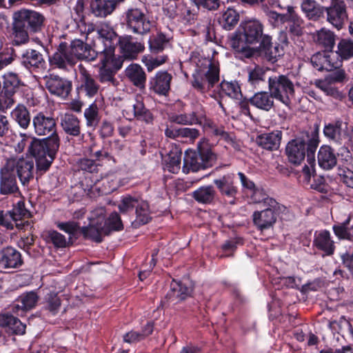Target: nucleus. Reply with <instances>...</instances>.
I'll return each mask as SVG.
<instances>
[{"label": "nucleus", "instance_id": "a18cd8bd", "mask_svg": "<svg viewBox=\"0 0 353 353\" xmlns=\"http://www.w3.org/2000/svg\"><path fill=\"white\" fill-rule=\"evenodd\" d=\"M336 53L341 61L353 59V39H341L337 44Z\"/></svg>", "mask_w": 353, "mask_h": 353}, {"label": "nucleus", "instance_id": "4d7b16f0", "mask_svg": "<svg viewBox=\"0 0 353 353\" xmlns=\"http://www.w3.org/2000/svg\"><path fill=\"white\" fill-rule=\"evenodd\" d=\"M145 82L146 74L143 68L137 63H134V86L141 90L145 89Z\"/></svg>", "mask_w": 353, "mask_h": 353}, {"label": "nucleus", "instance_id": "58836bf2", "mask_svg": "<svg viewBox=\"0 0 353 353\" xmlns=\"http://www.w3.org/2000/svg\"><path fill=\"white\" fill-rule=\"evenodd\" d=\"M250 192L251 199L255 203H263L264 205L272 207L277 210L283 208V205L277 202L274 198L270 197L263 188L256 186Z\"/></svg>", "mask_w": 353, "mask_h": 353}, {"label": "nucleus", "instance_id": "cd10ccee", "mask_svg": "<svg viewBox=\"0 0 353 353\" xmlns=\"http://www.w3.org/2000/svg\"><path fill=\"white\" fill-rule=\"evenodd\" d=\"M21 253L12 247L0 251V269L17 268L22 265Z\"/></svg>", "mask_w": 353, "mask_h": 353}, {"label": "nucleus", "instance_id": "de8ad7c7", "mask_svg": "<svg viewBox=\"0 0 353 353\" xmlns=\"http://www.w3.org/2000/svg\"><path fill=\"white\" fill-rule=\"evenodd\" d=\"M265 70L263 68L256 65L248 71V83L253 88H259L261 84L265 83Z\"/></svg>", "mask_w": 353, "mask_h": 353}, {"label": "nucleus", "instance_id": "ea45409f", "mask_svg": "<svg viewBox=\"0 0 353 353\" xmlns=\"http://www.w3.org/2000/svg\"><path fill=\"white\" fill-rule=\"evenodd\" d=\"M12 119L21 128L27 129L31 122V116L26 105L19 103L11 112Z\"/></svg>", "mask_w": 353, "mask_h": 353}, {"label": "nucleus", "instance_id": "c756f323", "mask_svg": "<svg viewBox=\"0 0 353 353\" xmlns=\"http://www.w3.org/2000/svg\"><path fill=\"white\" fill-rule=\"evenodd\" d=\"M78 70L80 75L81 91L84 92L85 95L89 97L95 96L99 92V85L82 64L78 65Z\"/></svg>", "mask_w": 353, "mask_h": 353}, {"label": "nucleus", "instance_id": "09e8293b", "mask_svg": "<svg viewBox=\"0 0 353 353\" xmlns=\"http://www.w3.org/2000/svg\"><path fill=\"white\" fill-rule=\"evenodd\" d=\"M170 39L163 32H158L148 40L149 48L152 53L162 52L169 44Z\"/></svg>", "mask_w": 353, "mask_h": 353}, {"label": "nucleus", "instance_id": "e2e57ef3", "mask_svg": "<svg viewBox=\"0 0 353 353\" xmlns=\"http://www.w3.org/2000/svg\"><path fill=\"white\" fill-rule=\"evenodd\" d=\"M310 188L319 192L327 194L329 190V185L326 183L325 179L322 176H313V181L310 184Z\"/></svg>", "mask_w": 353, "mask_h": 353}, {"label": "nucleus", "instance_id": "338daca9", "mask_svg": "<svg viewBox=\"0 0 353 353\" xmlns=\"http://www.w3.org/2000/svg\"><path fill=\"white\" fill-rule=\"evenodd\" d=\"M168 60L167 55H163L154 59L150 58L148 59L146 57H143L142 59L143 63L147 67L148 72H152L154 68L160 66L161 65L165 63Z\"/></svg>", "mask_w": 353, "mask_h": 353}, {"label": "nucleus", "instance_id": "e433bc0d", "mask_svg": "<svg viewBox=\"0 0 353 353\" xmlns=\"http://www.w3.org/2000/svg\"><path fill=\"white\" fill-rule=\"evenodd\" d=\"M301 8L309 20L316 21L324 17V6L314 0H303Z\"/></svg>", "mask_w": 353, "mask_h": 353}, {"label": "nucleus", "instance_id": "2eb2a0df", "mask_svg": "<svg viewBox=\"0 0 353 353\" xmlns=\"http://www.w3.org/2000/svg\"><path fill=\"white\" fill-rule=\"evenodd\" d=\"M71 26L85 39L94 31V25L85 21L84 5L83 1L78 0L71 10Z\"/></svg>", "mask_w": 353, "mask_h": 353}, {"label": "nucleus", "instance_id": "79ce46f5", "mask_svg": "<svg viewBox=\"0 0 353 353\" xmlns=\"http://www.w3.org/2000/svg\"><path fill=\"white\" fill-rule=\"evenodd\" d=\"M142 99L141 95L136 97V103L134 104V117L146 124L152 123L154 119L153 115L148 109L145 108Z\"/></svg>", "mask_w": 353, "mask_h": 353}, {"label": "nucleus", "instance_id": "864d4df0", "mask_svg": "<svg viewBox=\"0 0 353 353\" xmlns=\"http://www.w3.org/2000/svg\"><path fill=\"white\" fill-rule=\"evenodd\" d=\"M221 94L233 99H238L241 95V88L237 83L223 81L220 83Z\"/></svg>", "mask_w": 353, "mask_h": 353}, {"label": "nucleus", "instance_id": "9d476101", "mask_svg": "<svg viewBox=\"0 0 353 353\" xmlns=\"http://www.w3.org/2000/svg\"><path fill=\"white\" fill-rule=\"evenodd\" d=\"M105 216V210L104 208H98L91 212L89 219V225L81 228V232L83 236L90 239L95 242L102 241V237L105 234V230L102 224Z\"/></svg>", "mask_w": 353, "mask_h": 353}, {"label": "nucleus", "instance_id": "2f4dec72", "mask_svg": "<svg viewBox=\"0 0 353 353\" xmlns=\"http://www.w3.org/2000/svg\"><path fill=\"white\" fill-rule=\"evenodd\" d=\"M124 0H92L90 3L92 13L97 17L105 18L116 9L118 3Z\"/></svg>", "mask_w": 353, "mask_h": 353}, {"label": "nucleus", "instance_id": "4468645a", "mask_svg": "<svg viewBox=\"0 0 353 353\" xmlns=\"http://www.w3.org/2000/svg\"><path fill=\"white\" fill-rule=\"evenodd\" d=\"M323 134L329 141L337 145H345L347 138V125L341 119L325 123L323 128Z\"/></svg>", "mask_w": 353, "mask_h": 353}, {"label": "nucleus", "instance_id": "4be33fe9", "mask_svg": "<svg viewBox=\"0 0 353 353\" xmlns=\"http://www.w3.org/2000/svg\"><path fill=\"white\" fill-rule=\"evenodd\" d=\"M289 41L286 32H281L277 41L273 46L272 38L270 36V43L265 51L264 59L271 63H276L279 58L283 56L285 48L288 46Z\"/></svg>", "mask_w": 353, "mask_h": 353}, {"label": "nucleus", "instance_id": "7c9ffc66", "mask_svg": "<svg viewBox=\"0 0 353 353\" xmlns=\"http://www.w3.org/2000/svg\"><path fill=\"white\" fill-rule=\"evenodd\" d=\"M18 190L15 174L4 165L0 170V194L2 195L13 194Z\"/></svg>", "mask_w": 353, "mask_h": 353}, {"label": "nucleus", "instance_id": "1a4fd4ad", "mask_svg": "<svg viewBox=\"0 0 353 353\" xmlns=\"http://www.w3.org/2000/svg\"><path fill=\"white\" fill-rule=\"evenodd\" d=\"M5 165L11 172L15 171L21 183L28 185L34 177V163L30 157H12L8 159Z\"/></svg>", "mask_w": 353, "mask_h": 353}, {"label": "nucleus", "instance_id": "393cba45", "mask_svg": "<svg viewBox=\"0 0 353 353\" xmlns=\"http://www.w3.org/2000/svg\"><path fill=\"white\" fill-rule=\"evenodd\" d=\"M172 79V76L167 71H159L150 79L149 88L159 95L167 96L170 90Z\"/></svg>", "mask_w": 353, "mask_h": 353}, {"label": "nucleus", "instance_id": "423d86ee", "mask_svg": "<svg viewBox=\"0 0 353 353\" xmlns=\"http://www.w3.org/2000/svg\"><path fill=\"white\" fill-rule=\"evenodd\" d=\"M206 67L199 68L192 74V86L198 92L206 94L220 80V68L211 60L208 61Z\"/></svg>", "mask_w": 353, "mask_h": 353}, {"label": "nucleus", "instance_id": "c03bdc74", "mask_svg": "<svg viewBox=\"0 0 353 353\" xmlns=\"http://www.w3.org/2000/svg\"><path fill=\"white\" fill-rule=\"evenodd\" d=\"M151 24L145 14L138 9H134V33L146 34L150 30Z\"/></svg>", "mask_w": 353, "mask_h": 353}, {"label": "nucleus", "instance_id": "6ab92c4d", "mask_svg": "<svg viewBox=\"0 0 353 353\" xmlns=\"http://www.w3.org/2000/svg\"><path fill=\"white\" fill-rule=\"evenodd\" d=\"M49 64L52 69L68 71L76 64L72 55L66 49V44L61 43L57 51L48 59Z\"/></svg>", "mask_w": 353, "mask_h": 353}, {"label": "nucleus", "instance_id": "bb28decb", "mask_svg": "<svg viewBox=\"0 0 353 353\" xmlns=\"http://www.w3.org/2000/svg\"><path fill=\"white\" fill-rule=\"evenodd\" d=\"M283 133L281 130H274L271 132L263 133L256 138V144L261 148L274 151L279 148Z\"/></svg>", "mask_w": 353, "mask_h": 353}, {"label": "nucleus", "instance_id": "20e7f679", "mask_svg": "<svg viewBox=\"0 0 353 353\" xmlns=\"http://www.w3.org/2000/svg\"><path fill=\"white\" fill-rule=\"evenodd\" d=\"M319 127L315 125L312 132L296 137L288 142L285 154L288 162L297 166L301 165L307 157L311 164L314 161L316 149L319 145Z\"/></svg>", "mask_w": 353, "mask_h": 353}, {"label": "nucleus", "instance_id": "39448f33", "mask_svg": "<svg viewBox=\"0 0 353 353\" xmlns=\"http://www.w3.org/2000/svg\"><path fill=\"white\" fill-rule=\"evenodd\" d=\"M216 154L212 152V145L207 139L199 141L196 150H187L183 158V172H198L213 166Z\"/></svg>", "mask_w": 353, "mask_h": 353}, {"label": "nucleus", "instance_id": "4c0bfd02", "mask_svg": "<svg viewBox=\"0 0 353 353\" xmlns=\"http://www.w3.org/2000/svg\"><path fill=\"white\" fill-rule=\"evenodd\" d=\"M0 327H6L8 332L17 335H22L26 332V325L12 315L0 314Z\"/></svg>", "mask_w": 353, "mask_h": 353}, {"label": "nucleus", "instance_id": "412c9836", "mask_svg": "<svg viewBox=\"0 0 353 353\" xmlns=\"http://www.w3.org/2000/svg\"><path fill=\"white\" fill-rule=\"evenodd\" d=\"M66 49L72 55L75 63L77 59L92 61L98 58L99 52H95L87 43H85L81 39L73 40L70 46H66Z\"/></svg>", "mask_w": 353, "mask_h": 353}, {"label": "nucleus", "instance_id": "774afa93", "mask_svg": "<svg viewBox=\"0 0 353 353\" xmlns=\"http://www.w3.org/2000/svg\"><path fill=\"white\" fill-rule=\"evenodd\" d=\"M3 85L6 91L13 92L19 85V79L17 74L8 72L3 75Z\"/></svg>", "mask_w": 353, "mask_h": 353}, {"label": "nucleus", "instance_id": "9b49d317", "mask_svg": "<svg viewBox=\"0 0 353 353\" xmlns=\"http://www.w3.org/2000/svg\"><path fill=\"white\" fill-rule=\"evenodd\" d=\"M193 289L181 281L173 279L170 283V290L166 293L161 304L168 307L170 304H178L192 296Z\"/></svg>", "mask_w": 353, "mask_h": 353}, {"label": "nucleus", "instance_id": "c9c22d12", "mask_svg": "<svg viewBox=\"0 0 353 353\" xmlns=\"http://www.w3.org/2000/svg\"><path fill=\"white\" fill-rule=\"evenodd\" d=\"M319 165L323 170H330L336 166L337 159L334 150L327 145H322L318 152Z\"/></svg>", "mask_w": 353, "mask_h": 353}, {"label": "nucleus", "instance_id": "7ed1b4c3", "mask_svg": "<svg viewBox=\"0 0 353 353\" xmlns=\"http://www.w3.org/2000/svg\"><path fill=\"white\" fill-rule=\"evenodd\" d=\"M99 39L103 45V49L99 52L98 79L101 83H114L115 74L122 68L123 60L116 57L115 41L117 34L108 23H102L97 30Z\"/></svg>", "mask_w": 353, "mask_h": 353}, {"label": "nucleus", "instance_id": "a211bd4d", "mask_svg": "<svg viewBox=\"0 0 353 353\" xmlns=\"http://www.w3.org/2000/svg\"><path fill=\"white\" fill-rule=\"evenodd\" d=\"M43 81L46 88L50 94L62 99H65L71 91V81L57 75L52 74L46 75L43 77Z\"/></svg>", "mask_w": 353, "mask_h": 353}, {"label": "nucleus", "instance_id": "dca6fc26", "mask_svg": "<svg viewBox=\"0 0 353 353\" xmlns=\"http://www.w3.org/2000/svg\"><path fill=\"white\" fill-rule=\"evenodd\" d=\"M285 207L280 210H275L274 208L267 206V208L261 210L255 211L252 214V220L254 225L260 231L268 230L274 226L277 220V216L284 212Z\"/></svg>", "mask_w": 353, "mask_h": 353}, {"label": "nucleus", "instance_id": "6e6d98bb", "mask_svg": "<svg viewBox=\"0 0 353 353\" xmlns=\"http://www.w3.org/2000/svg\"><path fill=\"white\" fill-rule=\"evenodd\" d=\"M292 20L286 21L288 25L286 27L291 37H299L303 34V29L301 27L302 19L299 15H292Z\"/></svg>", "mask_w": 353, "mask_h": 353}, {"label": "nucleus", "instance_id": "a19ab883", "mask_svg": "<svg viewBox=\"0 0 353 353\" xmlns=\"http://www.w3.org/2000/svg\"><path fill=\"white\" fill-rule=\"evenodd\" d=\"M239 12L233 8H228L218 19V22L223 29L230 31L233 30L239 21Z\"/></svg>", "mask_w": 353, "mask_h": 353}, {"label": "nucleus", "instance_id": "3c124183", "mask_svg": "<svg viewBox=\"0 0 353 353\" xmlns=\"http://www.w3.org/2000/svg\"><path fill=\"white\" fill-rule=\"evenodd\" d=\"M84 117L88 128H95L99 122V116L97 105L92 103L84 111Z\"/></svg>", "mask_w": 353, "mask_h": 353}, {"label": "nucleus", "instance_id": "f3484780", "mask_svg": "<svg viewBox=\"0 0 353 353\" xmlns=\"http://www.w3.org/2000/svg\"><path fill=\"white\" fill-rule=\"evenodd\" d=\"M14 19L17 20L30 32H38L41 30L44 17L36 11L21 10L14 12Z\"/></svg>", "mask_w": 353, "mask_h": 353}, {"label": "nucleus", "instance_id": "473e14b6", "mask_svg": "<svg viewBox=\"0 0 353 353\" xmlns=\"http://www.w3.org/2000/svg\"><path fill=\"white\" fill-rule=\"evenodd\" d=\"M134 208L136 219L134 220V228L148 223L152 220L149 203L145 200H139L134 196Z\"/></svg>", "mask_w": 353, "mask_h": 353}, {"label": "nucleus", "instance_id": "c85d7f7f", "mask_svg": "<svg viewBox=\"0 0 353 353\" xmlns=\"http://www.w3.org/2000/svg\"><path fill=\"white\" fill-rule=\"evenodd\" d=\"M335 37L336 35L333 32L325 28L316 30L312 34V39L314 43L319 48H323V51L330 52H333Z\"/></svg>", "mask_w": 353, "mask_h": 353}, {"label": "nucleus", "instance_id": "5701e85b", "mask_svg": "<svg viewBox=\"0 0 353 353\" xmlns=\"http://www.w3.org/2000/svg\"><path fill=\"white\" fill-rule=\"evenodd\" d=\"M59 123L61 129L67 135L72 137L84 138V134L81 133V121L74 114L70 112L61 114Z\"/></svg>", "mask_w": 353, "mask_h": 353}, {"label": "nucleus", "instance_id": "a878e982", "mask_svg": "<svg viewBox=\"0 0 353 353\" xmlns=\"http://www.w3.org/2000/svg\"><path fill=\"white\" fill-rule=\"evenodd\" d=\"M39 296L34 291L27 292L20 295L12 306V311L17 315H23L26 312L34 308L39 301Z\"/></svg>", "mask_w": 353, "mask_h": 353}, {"label": "nucleus", "instance_id": "5fc2aeb1", "mask_svg": "<svg viewBox=\"0 0 353 353\" xmlns=\"http://www.w3.org/2000/svg\"><path fill=\"white\" fill-rule=\"evenodd\" d=\"M119 48L123 56H121L123 59V57L127 59L132 58V39L131 36H123L119 38Z\"/></svg>", "mask_w": 353, "mask_h": 353}, {"label": "nucleus", "instance_id": "052dcab7", "mask_svg": "<svg viewBox=\"0 0 353 353\" xmlns=\"http://www.w3.org/2000/svg\"><path fill=\"white\" fill-rule=\"evenodd\" d=\"M198 8H203L208 11L217 10L220 7V0H190Z\"/></svg>", "mask_w": 353, "mask_h": 353}, {"label": "nucleus", "instance_id": "37998d69", "mask_svg": "<svg viewBox=\"0 0 353 353\" xmlns=\"http://www.w3.org/2000/svg\"><path fill=\"white\" fill-rule=\"evenodd\" d=\"M216 191L211 185L201 186L192 192V197L199 203L210 204L213 202Z\"/></svg>", "mask_w": 353, "mask_h": 353}, {"label": "nucleus", "instance_id": "72a5a7b5", "mask_svg": "<svg viewBox=\"0 0 353 353\" xmlns=\"http://www.w3.org/2000/svg\"><path fill=\"white\" fill-rule=\"evenodd\" d=\"M330 53L327 51L318 52L310 58V63L312 66L319 71H332L338 68L337 62H333Z\"/></svg>", "mask_w": 353, "mask_h": 353}, {"label": "nucleus", "instance_id": "49530a36", "mask_svg": "<svg viewBox=\"0 0 353 353\" xmlns=\"http://www.w3.org/2000/svg\"><path fill=\"white\" fill-rule=\"evenodd\" d=\"M28 30L17 20L14 19L12 41L14 46L26 43L29 40Z\"/></svg>", "mask_w": 353, "mask_h": 353}, {"label": "nucleus", "instance_id": "0e129e2a", "mask_svg": "<svg viewBox=\"0 0 353 353\" xmlns=\"http://www.w3.org/2000/svg\"><path fill=\"white\" fill-rule=\"evenodd\" d=\"M57 228L68 234L70 236H74L81 230L80 225L75 221L59 222L57 224Z\"/></svg>", "mask_w": 353, "mask_h": 353}, {"label": "nucleus", "instance_id": "aec40b11", "mask_svg": "<svg viewBox=\"0 0 353 353\" xmlns=\"http://www.w3.org/2000/svg\"><path fill=\"white\" fill-rule=\"evenodd\" d=\"M312 246L322 252L323 256H332L336 250L335 242L332 239L330 231L325 229L315 231Z\"/></svg>", "mask_w": 353, "mask_h": 353}, {"label": "nucleus", "instance_id": "b1692460", "mask_svg": "<svg viewBox=\"0 0 353 353\" xmlns=\"http://www.w3.org/2000/svg\"><path fill=\"white\" fill-rule=\"evenodd\" d=\"M21 64L31 72L43 71L46 63L43 54L36 50L28 49L21 55Z\"/></svg>", "mask_w": 353, "mask_h": 353}, {"label": "nucleus", "instance_id": "13d9d810", "mask_svg": "<svg viewBox=\"0 0 353 353\" xmlns=\"http://www.w3.org/2000/svg\"><path fill=\"white\" fill-rule=\"evenodd\" d=\"M12 216L15 221L16 227L21 228V225L17 223V221L21 220L23 217L28 215V212L25 208V204L23 201H18L16 205L13 206V208L10 210Z\"/></svg>", "mask_w": 353, "mask_h": 353}, {"label": "nucleus", "instance_id": "f03ea898", "mask_svg": "<svg viewBox=\"0 0 353 353\" xmlns=\"http://www.w3.org/2000/svg\"><path fill=\"white\" fill-rule=\"evenodd\" d=\"M235 32L230 45L236 58L241 60L261 57L264 59L270 43V36L263 33L264 26L259 20H250L241 24Z\"/></svg>", "mask_w": 353, "mask_h": 353}, {"label": "nucleus", "instance_id": "6e6552de", "mask_svg": "<svg viewBox=\"0 0 353 353\" xmlns=\"http://www.w3.org/2000/svg\"><path fill=\"white\" fill-rule=\"evenodd\" d=\"M168 119L171 123L183 125H203L212 127L213 122L206 116L205 108L201 105H196L190 113L176 114L168 115Z\"/></svg>", "mask_w": 353, "mask_h": 353}, {"label": "nucleus", "instance_id": "bf43d9fd", "mask_svg": "<svg viewBox=\"0 0 353 353\" xmlns=\"http://www.w3.org/2000/svg\"><path fill=\"white\" fill-rule=\"evenodd\" d=\"M181 160V152H170L166 163L168 170L170 172L175 173L180 169Z\"/></svg>", "mask_w": 353, "mask_h": 353}, {"label": "nucleus", "instance_id": "f704fd0d", "mask_svg": "<svg viewBox=\"0 0 353 353\" xmlns=\"http://www.w3.org/2000/svg\"><path fill=\"white\" fill-rule=\"evenodd\" d=\"M271 92L260 91L254 93V94L249 99L250 104L255 108L269 112L274 105V99Z\"/></svg>", "mask_w": 353, "mask_h": 353}, {"label": "nucleus", "instance_id": "0eeeda50", "mask_svg": "<svg viewBox=\"0 0 353 353\" xmlns=\"http://www.w3.org/2000/svg\"><path fill=\"white\" fill-rule=\"evenodd\" d=\"M268 90L276 100L289 107L295 94L294 84L288 75H273L268 79Z\"/></svg>", "mask_w": 353, "mask_h": 353}, {"label": "nucleus", "instance_id": "603ef678", "mask_svg": "<svg viewBox=\"0 0 353 353\" xmlns=\"http://www.w3.org/2000/svg\"><path fill=\"white\" fill-rule=\"evenodd\" d=\"M61 300L57 293L51 292L46 294L45 298V309L48 310L52 315H55L59 310Z\"/></svg>", "mask_w": 353, "mask_h": 353}, {"label": "nucleus", "instance_id": "f257e3e1", "mask_svg": "<svg viewBox=\"0 0 353 353\" xmlns=\"http://www.w3.org/2000/svg\"><path fill=\"white\" fill-rule=\"evenodd\" d=\"M32 125L38 136L49 135L41 139H34L28 148L29 152L35 159L37 169L46 172L52 165L60 147L57 122L53 117L39 112L33 117Z\"/></svg>", "mask_w": 353, "mask_h": 353}, {"label": "nucleus", "instance_id": "ddd939ff", "mask_svg": "<svg viewBox=\"0 0 353 353\" xmlns=\"http://www.w3.org/2000/svg\"><path fill=\"white\" fill-rule=\"evenodd\" d=\"M326 19L338 30L343 28L347 20V6L344 0H331L330 6L324 7Z\"/></svg>", "mask_w": 353, "mask_h": 353}, {"label": "nucleus", "instance_id": "680f3d73", "mask_svg": "<svg viewBox=\"0 0 353 353\" xmlns=\"http://www.w3.org/2000/svg\"><path fill=\"white\" fill-rule=\"evenodd\" d=\"M48 239L56 248H65L68 244L66 238L62 234L55 230H50L48 232Z\"/></svg>", "mask_w": 353, "mask_h": 353}, {"label": "nucleus", "instance_id": "f8f14e48", "mask_svg": "<svg viewBox=\"0 0 353 353\" xmlns=\"http://www.w3.org/2000/svg\"><path fill=\"white\" fill-rule=\"evenodd\" d=\"M213 183L221 197L226 202L230 205L236 203V197L239 194V188L236 184L234 173H228L219 178L215 179Z\"/></svg>", "mask_w": 353, "mask_h": 353}, {"label": "nucleus", "instance_id": "8fccbe9b", "mask_svg": "<svg viewBox=\"0 0 353 353\" xmlns=\"http://www.w3.org/2000/svg\"><path fill=\"white\" fill-rule=\"evenodd\" d=\"M105 234H109L112 231H119L123 229V223L119 214L116 212H112L107 219L103 220L102 224Z\"/></svg>", "mask_w": 353, "mask_h": 353}, {"label": "nucleus", "instance_id": "69168bd1", "mask_svg": "<svg viewBox=\"0 0 353 353\" xmlns=\"http://www.w3.org/2000/svg\"><path fill=\"white\" fill-rule=\"evenodd\" d=\"M78 168L84 171L90 173L97 172L99 170V164L94 160L83 158L77 161Z\"/></svg>", "mask_w": 353, "mask_h": 353}]
</instances>
